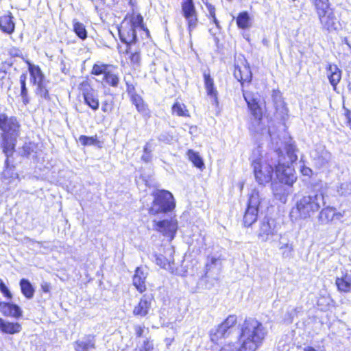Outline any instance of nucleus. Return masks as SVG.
<instances>
[{
  "instance_id": "5",
  "label": "nucleus",
  "mask_w": 351,
  "mask_h": 351,
  "mask_svg": "<svg viewBox=\"0 0 351 351\" xmlns=\"http://www.w3.org/2000/svg\"><path fill=\"white\" fill-rule=\"evenodd\" d=\"M267 204L268 200L264 193L258 189H253L249 195L247 206L243 215L244 226L250 227L256 221L259 208Z\"/></svg>"
},
{
  "instance_id": "30",
  "label": "nucleus",
  "mask_w": 351,
  "mask_h": 351,
  "mask_svg": "<svg viewBox=\"0 0 351 351\" xmlns=\"http://www.w3.org/2000/svg\"><path fill=\"white\" fill-rule=\"evenodd\" d=\"M0 29L7 34H12L14 32V23L12 21V16L5 15L0 18Z\"/></svg>"
},
{
  "instance_id": "34",
  "label": "nucleus",
  "mask_w": 351,
  "mask_h": 351,
  "mask_svg": "<svg viewBox=\"0 0 351 351\" xmlns=\"http://www.w3.org/2000/svg\"><path fill=\"white\" fill-rule=\"evenodd\" d=\"M2 180L5 184L16 185L19 181V176L13 169H6L3 172Z\"/></svg>"
},
{
  "instance_id": "46",
  "label": "nucleus",
  "mask_w": 351,
  "mask_h": 351,
  "mask_svg": "<svg viewBox=\"0 0 351 351\" xmlns=\"http://www.w3.org/2000/svg\"><path fill=\"white\" fill-rule=\"evenodd\" d=\"M80 142L84 146L86 145H95L99 142L97 137L86 136L82 135L79 138Z\"/></svg>"
},
{
  "instance_id": "60",
  "label": "nucleus",
  "mask_w": 351,
  "mask_h": 351,
  "mask_svg": "<svg viewBox=\"0 0 351 351\" xmlns=\"http://www.w3.org/2000/svg\"><path fill=\"white\" fill-rule=\"evenodd\" d=\"M302 173L303 174L306 175V176H308L310 173H311V169L309 168H304L303 170H302Z\"/></svg>"
},
{
  "instance_id": "61",
  "label": "nucleus",
  "mask_w": 351,
  "mask_h": 351,
  "mask_svg": "<svg viewBox=\"0 0 351 351\" xmlns=\"http://www.w3.org/2000/svg\"><path fill=\"white\" fill-rule=\"evenodd\" d=\"M304 351H317L314 348L308 346L304 348Z\"/></svg>"
},
{
  "instance_id": "57",
  "label": "nucleus",
  "mask_w": 351,
  "mask_h": 351,
  "mask_svg": "<svg viewBox=\"0 0 351 351\" xmlns=\"http://www.w3.org/2000/svg\"><path fill=\"white\" fill-rule=\"evenodd\" d=\"M345 215V211L343 212H336L335 210L334 220H341Z\"/></svg>"
},
{
  "instance_id": "56",
  "label": "nucleus",
  "mask_w": 351,
  "mask_h": 351,
  "mask_svg": "<svg viewBox=\"0 0 351 351\" xmlns=\"http://www.w3.org/2000/svg\"><path fill=\"white\" fill-rule=\"evenodd\" d=\"M95 5V9L97 10L98 7L101 5H104L106 3V0H90Z\"/></svg>"
},
{
  "instance_id": "32",
  "label": "nucleus",
  "mask_w": 351,
  "mask_h": 351,
  "mask_svg": "<svg viewBox=\"0 0 351 351\" xmlns=\"http://www.w3.org/2000/svg\"><path fill=\"white\" fill-rule=\"evenodd\" d=\"M103 79L106 84L113 87H117L119 83V77L116 72L115 68L112 66L104 76Z\"/></svg>"
},
{
  "instance_id": "4",
  "label": "nucleus",
  "mask_w": 351,
  "mask_h": 351,
  "mask_svg": "<svg viewBox=\"0 0 351 351\" xmlns=\"http://www.w3.org/2000/svg\"><path fill=\"white\" fill-rule=\"evenodd\" d=\"M143 16L138 14L133 13L127 16L119 28V34L121 40L127 44H131L136 41V30L144 29Z\"/></svg>"
},
{
  "instance_id": "38",
  "label": "nucleus",
  "mask_w": 351,
  "mask_h": 351,
  "mask_svg": "<svg viewBox=\"0 0 351 351\" xmlns=\"http://www.w3.org/2000/svg\"><path fill=\"white\" fill-rule=\"evenodd\" d=\"M336 285L339 291L348 292L351 288V278L347 275L345 277L337 278Z\"/></svg>"
},
{
  "instance_id": "12",
  "label": "nucleus",
  "mask_w": 351,
  "mask_h": 351,
  "mask_svg": "<svg viewBox=\"0 0 351 351\" xmlns=\"http://www.w3.org/2000/svg\"><path fill=\"white\" fill-rule=\"evenodd\" d=\"M277 230L274 220L265 217L259 223L257 236L263 242L271 241L276 236Z\"/></svg>"
},
{
  "instance_id": "18",
  "label": "nucleus",
  "mask_w": 351,
  "mask_h": 351,
  "mask_svg": "<svg viewBox=\"0 0 351 351\" xmlns=\"http://www.w3.org/2000/svg\"><path fill=\"white\" fill-rule=\"evenodd\" d=\"M152 302V298L151 296L143 295L138 304L134 308L133 314L137 317H145L151 308Z\"/></svg>"
},
{
  "instance_id": "59",
  "label": "nucleus",
  "mask_w": 351,
  "mask_h": 351,
  "mask_svg": "<svg viewBox=\"0 0 351 351\" xmlns=\"http://www.w3.org/2000/svg\"><path fill=\"white\" fill-rule=\"evenodd\" d=\"M42 289L45 293L49 292V285L47 283L42 285Z\"/></svg>"
},
{
  "instance_id": "14",
  "label": "nucleus",
  "mask_w": 351,
  "mask_h": 351,
  "mask_svg": "<svg viewBox=\"0 0 351 351\" xmlns=\"http://www.w3.org/2000/svg\"><path fill=\"white\" fill-rule=\"evenodd\" d=\"M311 156L319 168L327 167L332 160L331 154L322 145H316L311 151Z\"/></svg>"
},
{
  "instance_id": "9",
  "label": "nucleus",
  "mask_w": 351,
  "mask_h": 351,
  "mask_svg": "<svg viewBox=\"0 0 351 351\" xmlns=\"http://www.w3.org/2000/svg\"><path fill=\"white\" fill-rule=\"evenodd\" d=\"M236 315H229L221 324L212 328L210 331V340L217 343L221 338L230 336L237 324Z\"/></svg>"
},
{
  "instance_id": "10",
  "label": "nucleus",
  "mask_w": 351,
  "mask_h": 351,
  "mask_svg": "<svg viewBox=\"0 0 351 351\" xmlns=\"http://www.w3.org/2000/svg\"><path fill=\"white\" fill-rule=\"evenodd\" d=\"M154 229L168 237L171 241L176 236L178 228V223L176 216H170L162 220H154Z\"/></svg>"
},
{
  "instance_id": "45",
  "label": "nucleus",
  "mask_w": 351,
  "mask_h": 351,
  "mask_svg": "<svg viewBox=\"0 0 351 351\" xmlns=\"http://www.w3.org/2000/svg\"><path fill=\"white\" fill-rule=\"evenodd\" d=\"M287 154L289 158L290 162H293L298 159V156L295 154L297 149L295 145L293 144H288L286 146Z\"/></svg>"
},
{
  "instance_id": "15",
  "label": "nucleus",
  "mask_w": 351,
  "mask_h": 351,
  "mask_svg": "<svg viewBox=\"0 0 351 351\" xmlns=\"http://www.w3.org/2000/svg\"><path fill=\"white\" fill-rule=\"evenodd\" d=\"M75 351H93L96 349V337L93 335H86L73 343Z\"/></svg>"
},
{
  "instance_id": "33",
  "label": "nucleus",
  "mask_w": 351,
  "mask_h": 351,
  "mask_svg": "<svg viewBox=\"0 0 351 351\" xmlns=\"http://www.w3.org/2000/svg\"><path fill=\"white\" fill-rule=\"evenodd\" d=\"M154 258V261L157 265L170 272H173V268L172 265L173 262H171L162 254H155Z\"/></svg>"
},
{
  "instance_id": "62",
  "label": "nucleus",
  "mask_w": 351,
  "mask_h": 351,
  "mask_svg": "<svg viewBox=\"0 0 351 351\" xmlns=\"http://www.w3.org/2000/svg\"><path fill=\"white\" fill-rule=\"evenodd\" d=\"M295 314V309H293H293L291 310V315H294Z\"/></svg>"
},
{
  "instance_id": "22",
  "label": "nucleus",
  "mask_w": 351,
  "mask_h": 351,
  "mask_svg": "<svg viewBox=\"0 0 351 351\" xmlns=\"http://www.w3.org/2000/svg\"><path fill=\"white\" fill-rule=\"evenodd\" d=\"M0 311L5 316L16 318L22 315L21 308L18 305L10 302H0Z\"/></svg>"
},
{
  "instance_id": "42",
  "label": "nucleus",
  "mask_w": 351,
  "mask_h": 351,
  "mask_svg": "<svg viewBox=\"0 0 351 351\" xmlns=\"http://www.w3.org/2000/svg\"><path fill=\"white\" fill-rule=\"evenodd\" d=\"M36 94L39 96L42 99L49 101L50 99V95L47 88H46L44 82L37 85L36 90Z\"/></svg>"
},
{
  "instance_id": "19",
  "label": "nucleus",
  "mask_w": 351,
  "mask_h": 351,
  "mask_svg": "<svg viewBox=\"0 0 351 351\" xmlns=\"http://www.w3.org/2000/svg\"><path fill=\"white\" fill-rule=\"evenodd\" d=\"M147 276V269L143 267H137L133 276V285L136 289L143 293L146 290L145 280Z\"/></svg>"
},
{
  "instance_id": "63",
  "label": "nucleus",
  "mask_w": 351,
  "mask_h": 351,
  "mask_svg": "<svg viewBox=\"0 0 351 351\" xmlns=\"http://www.w3.org/2000/svg\"><path fill=\"white\" fill-rule=\"evenodd\" d=\"M112 1H113V2H114V3H117L119 1V0H112Z\"/></svg>"
},
{
  "instance_id": "2",
  "label": "nucleus",
  "mask_w": 351,
  "mask_h": 351,
  "mask_svg": "<svg viewBox=\"0 0 351 351\" xmlns=\"http://www.w3.org/2000/svg\"><path fill=\"white\" fill-rule=\"evenodd\" d=\"M250 158L256 182L261 185L269 183L271 180L274 167L276 166L275 158L271 152L264 158L261 147L258 146L253 150Z\"/></svg>"
},
{
  "instance_id": "29",
  "label": "nucleus",
  "mask_w": 351,
  "mask_h": 351,
  "mask_svg": "<svg viewBox=\"0 0 351 351\" xmlns=\"http://www.w3.org/2000/svg\"><path fill=\"white\" fill-rule=\"evenodd\" d=\"M283 183L279 182V183H272V191L275 197L281 202H285L286 197L288 195V191Z\"/></svg>"
},
{
  "instance_id": "23",
  "label": "nucleus",
  "mask_w": 351,
  "mask_h": 351,
  "mask_svg": "<svg viewBox=\"0 0 351 351\" xmlns=\"http://www.w3.org/2000/svg\"><path fill=\"white\" fill-rule=\"evenodd\" d=\"M27 64L32 82L37 85L43 83L44 75L39 66H35L29 62H27Z\"/></svg>"
},
{
  "instance_id": "43",
  "label": "nucleus",
  "mask_w": 351,
  "mask_h": 351,
  "mask_svg": "<svg viewBox=\"0 0 351 351\" xmlns=\"http://www.w3.org/2000/svg\"><path fill=\"white\" fill-rule=\"evenodd\" d=\"M337 192L341 195H351V181L341 183L337 188Z\"/></svg>"
},
{
  "instance_id": "21",
  "label": "nucleus",
  "mask_w": 351,
  "mask_h": 351,
  "mask_svg": "<svg viewBox=\"0 0 351 351\" xmlns=\"http://www.w3.org/2000/svg\"><path fill=\"white\" fill-rule=\"evenodd\" d=\"M234 77L243 85V82H250L252 75L249 66L243 64L242 66L235 65L234 70Z\"/></svg>"
},
{
  "instance_id": "16",
  "label": "nucleus",
  "mask_w": 351,
  "mask_h": 351,
  "mask_svg": "<svg viewBox=\"0 0 351 351\" xmlns=\"http://www.w3.org/2000/svg\"><path fill=\"white\" fill-rule=\"evenodd\" d=\"M243 97L250 110L251 114L255 119L260 121L263 117L262 109L258 104V99L250 93L243 91Z\"/></svg>"
},
{
  "instance_id": "44",
  "label": "nucleus",
  "mask_w": 351,
  "mask_h": 351,
  "mask_svg": "<svg viewBox=\"0 0 351 351\" xmlns=\"http://www.w3.org/2000/svg\"><path fill=\"white\" fill-rule=\"evenodd\" d=\"M206 7L208 12V16L212 19L213 22L215 24L217 28H220L219 22L215 16V8L211 3H206Z\"/></svg>"
},
{
  "instance_id": "3",
  "label": "nucleus",
  "mask_w": 351,
  "mask_h": 351,
  "mask_svg": "<svg viewBox=\"0 0 351 351\" xmlns=\"http://www.w3.org/2000/svg\"><path fill=\"white\" fill-rule=\"evenodd\" d=\"M20 125L14 117L0 113L1 146L3 153L8 157L12 154L19 136Z\"/></svg>"
},
{
  "instance_id": "54",
  "label": "nucleus",
  "mask_w": 351,
  "mask_h": 351,
  "mask_svg": "<svg viewBox=\"0 0 351 351\" xmlns=\"http://www.w3.org/2000/svg\"><path fill=\"white\" fill-rule=\"evenodd\" d=\"M145 330V326L136 325L134 326L135 334L138 337H141Z\"/></svg>"
},
{
  "instance_id": "7",
  "label": "nucleus",
  "mask_w": 351,
  "mask_h": 351,
  "mask_svg": "<svg viewBox=\"0 0 351 351\" xmlns=\"http://www.w3.org/2000/svg\"><path fill=\"white\" fill-rule=\"evenodd\" d=\"M322 27L329 32L338 28L339 21L329 6L328 0H313Z\"/></svg>"
},
{
  "instance_id": "51",
  "label": "nucleus",
  "mask_w": 351,
  "mask_h": 351,
  "mask_svg": "<svg viewBox=\"0 0 351 351\" xmlns=\"http://www.w3.org/2000/svg\"><path fill=\"white\" fill-rule=\"evenodd\" d=\"M34 144L29 143L23 146V154L26 156H30L33 151Z\"/></svg>"
},
{
  "instance_id": "37",
  "label": "nucleus",
  "mask_w": 351,
  "mask_h": 351,
  "mask_svg": "<svg viewBox=\"0 0 351 351\" xmlns=\"http://www.w3.org/2000/svg\"><path fill=\"white\" fill-rule=\"evenodd\" d=\"M187 156L189 160L194 165L195 167L202 169L204 167V163L199 154L192 150L189 149L187 152Z\"/></svg>"
},
{
  "instance_id": "52",
  "label": "nucleus",
  "mask_w": 351,
  "mask_h": 351,
  "mask_svg": "<svg viewBox=\"0 0 351 351\" xmlns=\"http://www.w3.org/2000/svg\"><path fill=\"white\" fill-rule=\"evenodd\" d=\"M154 348L153 344L148 340L144 341L143 346L136 351H152Z\"/></svg>"
},
{
  "instance_id": "47",
  "label": "nucleus",
  "mask_w": 351,
  "mask_h": 351,
  "mask_svg": "<svg viewBox=\"0 0 351 351\" xmlns=\"http://www.w3.org/2000/svg\"><path fill=\"white\" fill-rule=\"evenodd\" d=\"M130 62L132 66L136 69L139 66L141 63V55L139 52L135 51L132 53L130 56Z\"/></svg>"
},
{
  "instance_id": "17",
  "label": "nucleus",
  "mask_w": 351,
  "mask_h": 351,
  "mask_svg": "<svg viewBox=\"0 0 351 351\" xmlns=\"http://www.w3.org/2000/svg\"><path fill=\"white\" fill-rule=\"evenodd\" d=\"M278 248L284 259H291L293 257V243L290 241L286 234L280 235Z\"/></svg>"
},
{
  "instance_id": "13",
  "label": "nucleus",
  "mask_w": 351,
  "mask_h": 351,
  "mask_svg": "<svg viewBox=\"0 0 351 351\" xmlns=\"http://www.w3.org/2000/svg\"><path fill=\"white\" fill-rule=\"evenodd\" d=\"M182 13L187 21L189 35L197 23V16L193 0H185L182 3Z\"/></svg>"
},
{
  "instance_id": "8",
  "label": "nucleus",
  "mask_w": 351,
  "mask_h": 351,
  "mask_svg": "<svg viewBox=\"0 0 351 351\" xmlns=\"http://www.w3.org/2000/svg\"><path fill=\"white\" fill-rule=\"evenodd\" d=\"M271 154L274 156L276 160V176L280 182L284 183L287 186H291L296 180L294 174L293 168L289 165L284 162L285 157L280 148L273 151Z\"/></svg>"
},
{
  "instance_id": "1",
  "label": "nucleus",
  "mask_w": 351,
  "mask_h": 351,
  "mask_svg": "<svg viewBox=\"0 0 351 351\" xmlns=\"http://www.w3.org/2000/svg\"><path fill=\"white\" fill-rule=\"evenodd\" d=\"M326 204L324 195L322 191H313L299 199L290 212L291 219L297 221L307 219L317 213Z\"/></svg>"
},
{
  "instance_id": "58",
  "label": "nucleus",
  "mask_w": 351,
  "mask_h": 351,
  "mask_svg": "<svg viewBox=\"0 0 351 351\" xmlns=\"http://www.w3.org/2000/svg\"><path fill=\"white\" fill-rule=\"evenodd\" d=\"M143 152L151 154L152 149L149 143H146V145L144 147Z\"/></svg>"
},
{
  "instance_id": "26",
  "label": "nucleus",
  "mask_w": 351,
  "mask_h": 351,
  "mask_svg": "<svg viewBox=\"0 0 351 351\" xmlns=\"http://www.w3.org/2000/svg\"><path fill=\"white\" fill-rule=\"evenodd\" d=\"M132 104L136 106V110L145 117H149V110L147 105L144 103L142 97L136 94L130 97Z\"/></svg>"
},
{
  "instance_id": "6",
  "label": "nucleus",
  "mask_w": 351,
  "mask_h": 351,
  "mask_svg": "<svg viewBox=\"0 0 351 351\" xmlns=\"http://www.w3.org/2000/svg\"><path fill=\"white\" fill-rule=\"evenodd\" d=\"M154 199L149 208V213L158 215L167 213L176 207L174 197L171 193L166 190H158L153 193Z\"/></svg>"
},
{
  "instance_id": "41",
  "label": "nucleus",
  "mask_w": 351,
  "mask_h": 351,
  "mask_svg": "<svg viewBox=\"0 0 351 351\" xmlns=\"http://www.w3.org/2000/svg\"><path fill=\"white\" fill-rule=\"evenodd\" d=\"M172 112L180 117H189L186 106L183 104L176 103L172 106Z\"/></svg>"
},
{
  "instance_id": "55",
  "label": "nucleus",
  "mask_w": 351,
  "mask_h": 351,
  "mask_svg": "<svg viewBox=\"0 0 351 351\" xmlns=\"http://www.w3.org/2000/svg\"><path fill=\"white\" fill-rule=\"evenodd\" d=\"M141 159L145 162H149L151 161L152 154L149 153L144 152L141 156Z\"/></svg>"
},
{
  "instance_id": "53",
  "label": "nucleus",
  "mask_w": 351,
  "mask_h": 351,
  "mask_svg": "<svg viewBox=\"0 0 351 351\" xmlns=\"http://www.w3.org/2000/svg\"><path fill=\"white\" fill-rule=\"evenodd\" d=\"M126 91L130 97L137 94L135 90V87L132 84H129L128 82H126Z\"/></svg>"
},
{
  "instance_id": "48",
  "label": "nucleus",
  "mask_w": 351,
  "mask_h": 351,
  "mask_svg": "<svg viewBox=\"0 0 351 351\" xmlns=\"http://www.w3.org/2000/svg\"><path fill=\"white\" fill-rule=\"evenodd\" d=\"M220 263L219 257L208 256L206 264L207 271L210 270L214 266H216Z\"/></svg>"
},
{
  "instance_id": "50",
  "label": "nucleus",
  "mask_w": 351,
  "mask_h": 351,
  "mask_svg": "<svg viewBox=\"0 0 351 351\" xmlns=\"http://www.w3.org/2000/svg\"><path fill=\"white\" fill-rule=\"evenodd\" d=\"M0 291L1 293L8 299H11L12 297V293H10L8 288L4 284L3 281L0 278Z\"/></svg>"
},
{
  "instance_id": "24",
  "label": "nucleus",
  "mask_w": 351,
  "mask_h": 351,
  "mask_svg": "<svg viewBox=\"0 0 351 351\" xmlns=\"http://www.w3.org/2000/svg\"><path fill=\"white\" fill-rule=\"evenodd\" d=\"M335 208L326 206L319 213L318 219L322 224H327L334 220Z\"/></svg>"
},
{
  "instance_id": "36",
  "label": "nucleus",
  "mask_w": 351,
  "mask_h": 351,
  "mask_svg": "<svg viewBox=\"0 0 351 351\" xmlns=\"http://www.w3.org/2000/svg\"><path fill=\"white\" fill-rule=\"evenodd\" d=\"M73 29L75 34L82 40H85L87 38V31L85 25L76 19L73 20Z\"/></svg>"
},
{
  "instance_id": "11",
  "label": "nucleus",
  "mask_w": 351,
  "mask_h": 351,
  "mask_svg": "<svg viewBox=\"0 0 351 351\" xmlns=\"http://www.w3.org/2000/svg\"><path fill=\"white\" fill-rule=\"evenodd\" d=\"M84 103L93 110L96 111L99 107L98 93L93 89L87 81H83L79 85Z\"/></svg>"
},
{
  "instance_id": "40",
  "label": "nucleus",
  "mask_w": 351,
  "mask_h": 351,
  "mask_svg": "<svg viewBox=\"0 0 351 351\" xmlns=\"http://www.w3.org/2000/svg\"><path fill=\"white\" fill-rule=\"evenodd\" d=\"M112 65L106 64L101 62H97L93 65L92 69V74L95 75H106L108 71L110 69Z\"/></svg>"
},
{
  "instance_id": "20",
  "label": "nucleus",
  "mask_w": 351,
  "mask_h": 351,
  "mask_svg": "<svg viewBox=\"0 0 351 351\" xmlns=\"http://www.w3.org/2000/svg\"><path fill=\"white\" fill-rule=\"evenodd\" d=\"M272 99L277 116L280 119H285L287 115L288 110L279 91L273 92Z\"/></svg>"
},
{
  "instance_id": "49",
  "label": "nucleus",
  "mask_w": 351,
  "mask_h": 351,
  "mask_svg": "<svg viewBox=\"0 0 351 351\" xmlns=\"http://www.w3.org/2000/svg\"><path fill=\"white\" fill-rule=\"evenodd\" d=\"M113 110V101L110 99H105L101 103V110L105 113H109Z\"/></svg>"
},
{
  "instance_id": "31",
  "label": "nucleus",
  "mask_w": 351,
  "mask_h": 351,
  "mask_svg": "<svg viewBox=\"0 0 351 351\" xmlns=\"http://www.w3.org/2000/svg\"><path fill=\"white\" fill-rule=\"evenodd\" d=\"M21 293L27 299H32L34 297L35 290L30 282L25 278L20 280Z\"/></svg>"
},
{
  "instance_id": "35",
  "label": "nucleus",
  "mask_w": 351,
  "mask_h": 351,
  "mask_svg": "<svg viewBox=\"0 0 351 351\" xmlns=\"http://www.w3.org/2000/svg\"><path fill=\"white\" fill-rule=\"evenodd\" d=\"M237 24L241 29H247L251 26L250 17L247 12H241L237 18Z\"/></svg>"
},
{
  "instance_id": "28",
  "label": "nucleus",
  "mask_w": 351,
  "mask_h": 351,
  "mask_svg": "<svg viewBox=\"0 0 351 351\" xmlns=\"http://www.w3.org/2000/svg\"><path fill=\"white\" fill-rule=\"evenodd\" d=\"M21 326L18 323L5 322L0 318V330L5 333L14 334L20 332Z\"/></svg>"
},
{
  "instance_id": "25",
  "label": "nucleus",
  "mask_w": 351,
  "mask_h": 351,
  "mask_svg": "<svg viewBox=\"0 0 351 351\" xmlns=\"http://www.w3.org/2000/svg\"><path fill=\"white\" fill-rule=\"evenodd\" d=\"M330 83L334 87L339 82L341 77V71L335 64H330L327 72Z\"/></svg>"
},
{
  "instance_id": "39",
  "label": "nucleus",
  "mask_w": 351,
  "mask_h": 351,
  "mask_svg": "<svg viewBox=\"0 0 351 351\" xmlns=\"http://www.w3.org/2000/svg\"><path fill=\"white\" fill-rule=\"evenodd\" d=\"M26 80L27 74L23 73L20 76V84H21V96L22 97V101L25 105H27L29 101V97L27 94V88L26 87Z\"/></svg>"
},
{
  "instance_id": "27",
  "label": "nucleus",
  "mask_w": 351,
  "mask_h": 351,
  "mask_svg": "<svg viewBox=\"0 0 351 351\" xmlns=\"http://www.w3.org/2000/svg\"><path fill=\"white\" fill-rule=\"evenodd\" d=\"M204 85L206 90L207 95L210 97L217 99V91L214 86V80L210 77L209 73H204Z\"/></svg>"
}]
</instances>
